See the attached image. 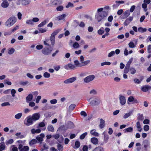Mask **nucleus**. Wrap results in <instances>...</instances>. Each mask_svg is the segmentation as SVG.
Instances as JSON below:
<instances>
[{
  "instance_id": "obj_35",
  "label": "nucleus",
  "mask_w": 151,
  "mask_h": 151,
  "mask_svg": "<svg viewBox=\"0 0 151 151\" xmlns=\"http://www.w3.org/2000/svg\"><path fill=\"white\" fill-rule=\"evenodd\" d=\"M147 29L146 28H143L142 27H139L138 28V30L139 32L143 33L147 31Z\"/></svg>"
},
{
  "instance_id": "obj_30",
  "label": "nucleus",
  "mask_w": 151,
  "mask_h": 151,
  "mask_svg": "<svg viewBox=\"0 0 151 151\" xmlns=\"http://www.w3.org/2000/svg\"><path fill=\"white\" fill-rule=\"evenodd\" d=\"M93 151H104L103 148L101 146L96 147Z\"/></svg>"
},
{
  "instance_id": "obj_34",
  "label": "nucleus",
  "mask_w": 151,
  "mask_h": 151,
  "mask_svg": "<svg viewBox=\"0 0 151 151\" xmlns=\"http://www.w3.org/2000/svg\"><path fill=\"white\" fill-rule=\"evenodd\" d=\"M80 146V143L79 141H76L75 143V147H73V148L75 149H76L79 148Z\"/></svg>"
},
{
  "instance_id": "obj_31",
  "label": "nucleus",
  "mask_w": 151,
  "mask_h": 151,
  "mask_svg": "<svg viewBox=\"0 0 151 151\" xmlns=\"http://www.w3.org/2000/svg\"><path fill=\"white\" fill-rule=\"evenodd\" d=\"M132 114V111H130L129 113H126L123 116V118L126 119L129 117Z\"/></svg>"
},
{
  "instance_id": "obj_12",
  "label": "nucleus",
  "mask_w": 151,
  "mask_h": 151,
  "mask_svg": "<svg viewBox=\"0 0 151 151\" xmlns=\"http://www.w3.org/2000/svg\"><path fill=\"white\" fill-rule=\"evenodd\" d=\"M45 137V134H44L41 133L39 136H37L36 139L39 142H40V143H41L43 141V138Z\"/></svg>"
},
{
  "instance_id": "obj_48",
  "label": "nucleus",
  "mask_w": 151,
  "mask_h": 151,
  "mask_svg": "<svg viewBox=\"0 0 151 151\" xmlns=\"http://www.w3.org/2000/svg\"><path fill=\"white\" fill-rule=\"evenodd\" d=\"M111 63L109 62H105L101 63V66H103L105 65H109Z\"/></svg>"
},
{
  "instance_id": "obj_16",
  "label": "nucleus",
  "mask_w": 151,
  "mask_h": 151,
  "mask_svg": "<svg viewBox=\"0 0 151 151\" xmlns=\"http://www.w3.org/2000/svg\"><path fill=\"white\" fill-rule=\"evenodd\" d=\"M105 121L102 119H101L99 125L100 128L101 129L104 128L105 127Z\"/></svg>"
},
{
  "instance_id": "obj_47",
  "label": "nucleus",
  "mask_w": 151,
  "mask_h": 151,
  "mask_svg": "<svg viewBox=\"0 0 151 151\" xmlns=\"http://www.w3.org/2000/svg\"><path fill=\"white\" fill-rule=\"evenodd\" d=\"M26 23L27 24L30 25H33L34 23L33 22L32 19V20H27L26 21Z\"/></svg>"
},
{
  "instance_id": "obj_64",
  "label": "nucleus",
  "mask_w": 151,
  "mask_h": 151,
  "mask_svg": "<svg viewBox=\"0 0 151 151\" xmlns=\"http://www.w3.org/2000/svg\"><path fill=\"white\" fill-rule=\"evenodd\" d=\"M147 52L149 53H151V45H150L148 46Z\"/></svg>"
},
{
  "instance_id": "obj_56",
  "label": "nucleus",
  "mask_w": 151,
  "mask_h": 151,
  "mask_svg": "<svg viewBox=\"0 0 151 151\" xmlns=\"http://www.w3.org/2000/svg\"><path fill=\"white\" fill-rule=\"evenodd\" d=\"M74 63L75 64V65L76 66V67H78L80 63L78 60H75L74 61Z\"/></svg>"
},
{
  "instance_id": "obj_63",
  "label": "nucleus",
  "mask_w": 151,
  "mask_h": 151,
  "mask_svg": "<svg viewBox=\"0 0 151 151\" xmlns=\"http://www.w3.org/2000/svg\"><path fill=\"white\" fill-rule=\"evenodd\" d=\"M134 81L136 83L140 84L141 83V81H140L137 78L134 79Z\"/></svg>"
},
{
  "instance_id": "obj_51",
  "label": "nucleus",
  "mask_w": 151,
  "mask_h": 151,
  "mask_svg": "<svg viewBox=\"0 0 151 151\" xmlns=\"http://www.w3.org/2000/svg\"><path fill=\"white\" fill-rule=\"evenodd\" d=\"M142 8H143L144 9L145 11H146L147 10V5L146 4L143 3L142 4Z\"/></svg>"
},
{
  "instance_id": "obj_62",
  "label": "nucleus",
  "mask_w": 151,
  "mask_h": 151,
  "mask_svg": "<svg viewBox=\"0 0 151 151\" xmlns=\"http://www.w3.org/2000/svg\"><path fill=\"white\" fill-rule=\"evenodd\" d=\"M82 150L83 151H88V146L86 145H84Z\"/></svg>"
},
{
  "instance_id": "obj_53",
  "label": "nucleus",
  "mask_w": 151,
  "mask_h": 151,
  "mask_svg": "<svg viewBox=\"0 0 151 151\" xmlns=\"http://www.w3.org/2000/svg\"><path fill=\"white\" fill-rule=\"evenodd\" d=\"M2 106H10V104L9 102H4L1 104Z\"/></svg>"
},
{
  "instance_id": "obj_36",
  "label": "nucleus",
  "mask_w": 151,
  "mask_h": 151,
  "mask_svg": "<svg viewBox=\"0 0 151 151\" xmlns=\"http://www.w3.org/2000/svg\"><path fill=\"white\" fill-rule=\"evenodd\" d=\"M37 142V141L36 139H34L31 140L29 142V144L31 146L36 143Z\"/></svg>"
},
{
  "instance_id": "obj_40",
  "label": "nucleus",
  "mask_w": 151,
  "mask_h": 151,
  "mask_svg": "<svg viewBox=\"0 0 151 151\" xmlns=\"http://www.w3.org/2000/svg\"><path fill=\"white\" fill-rule=\"evenodd\" d=\"M76 106V104H71L69 107V110L72 111L75 108Z\"/></svg>"
},
{
  "instance_id": "obj_9",
  "label": "nucleus",
  "mask_w": 151,
  "mask_h": 151,
  "mask_svg": "<svg viewBox=\"0 0 151 151\" xmlns=\"http://www.w3.org/2000/svg\"><path fill=\"white\" fill-rule=\"evenodd\" d=\"M76 77H73L70 78L64 81V83L65 84H68L72 83L74 81L76 80Z\"/></svg>"
},
{
  "instance_id": "obj_11",
  "label": "nucleus",
  "mask_w": 151,
  "mask_h": 151,
  "mask_svg": "<svg viewBox=\"0 0 151 151\" xmlns=\"http://www.w3.org/2000/svg\"><path fill=\"white\" fill-rule=\"evenodd\" d=\"M40 117V115L38 113L33 114L31 117L33 120L36 121L39 119Z\"/></svg>"
},
{
  "instance_id": "obj_57",
  "label": "nucleus",
  "mask_w": 151,
  "mask_h": 151,
  "mask_svg": "<svg viewBox=\"0 0 151 151\" xmlns=\"http://www.w3.org/2000/svg\"><path fill=\"white\" fill-rule=\"evenodd\" d=\"M58 150L59 151H62L63 150V146L60 144H58L57 146Z\"/></svg>"
},
{
  "instance_id": "obj_32",
  "label": "nucleus",
  "mask_w": 151,
  "mask_h": 151,
  "mask_svg": "<svg viewBox=\"0 0 151 151\" xmlns=\"http://www.w3.org/2000/svg\"><path fill=\"white\" fill-rule=\"evenodd\" d=\"M134 97L133 96H130L128 97V99L127 103L128 104H130L129 102H133L134 100Z\"/></svg>"
},
{
  "instance_id": "obj_17",
  "label": "nucleus",
  "mask_w": 151,
  "mask_h": 151,
  "mask_svg": "<svg viewBox=\"0 0 151 151\" xmlns=\"http://www.w3.org/2000/svg\"><path fill=\"white\" fill-rule=\"evenodd\" d=\"M9 5V4L7 0L3 1L1 4V6L4 8L7 7Z\"/></svg>"
},
{
  "instance_id": "obj_1",
  "label": "nucleus",
  "mask_w": 151,
  "mask_h": 151,
  "mask_svg": "<svg viewBox=\"0 0 151 151\" xmlns=\"http://www.w3.org/2000/svg\"><path fill=\"white\" fill-rule=\"evenodd\" d=\"M60 29H58L54 31L50 37V40L52 47H51L48 44V53L51 52L52 50L53 47L55 43V36L60 31Z\"/></svg>"
},
{
  "instance_id": "obj_20",
  "label": "nucleus",
  "mask_w": 151,
  "mask_h": 151,
  "mask_svg": "<svg viewBox=\"0 0 151 151\" xmlns=\"http://www.w3.org/2000/svg\"><path fill=\"white\" fill-rule=\"evenodd\" d=\"M137 119L139 121H142L144 120V117L143 114H140V113L137 114Z\"/></svg>"
},
{
  "instance_id": "obj_39",
  "label": "nucleus",
  "mask_w": 151,
  "mask_h": 151,
  "mask_svg": "<svg viewBox=\"0 0 151 151\" xmlns=\"http://www.w3.org/2000/svg\"><path fill=\"white\" fill-rule=\"evenodd\" d=\"M48 130L51 132L54 131V129L52 125H49L48 126Z\"/></svg>"
},
{
  "instance_id": "obj_43",
  "label": "nucleus",
  "mask_w": 151,
  "mask_h": 151,
  "mask_svg": "<svg viewBox=\"0 0 151 151\" xmlns=\"http://www.w3.org/2000/svg\"><path fill=\"white\" fill-rule=\"evenodd\" d=\"M61 3V0H55L53 2V4L56 5L60 4Z\"/></svg>"
},
{
  "instance_id": "obj_22",
  "label": "nucleus",
  "mask_w": 151,
  "mask_h": 151,
  "mask_svg": "<svg viewBox=\"0 0 151 151\" xmlns=\"http://www.w3.org/2000/svg\"><path fill=\"white\" fill-rule=\"evenodd\" d=\"M10 151H18V148L15 145H12L10 147Z\"/></svg>"
},
{
  "instance_id": "obj_18",
  "label": "nucleus",
  "mask_w": 151,
  "mask_h": 151,
  "mask_svg": "<svg viewBox=\"0 0 151 151\" xmlns=\"http://www.w3.org/2000/svg\"><path fill=\"white\" fill-rule=\"evenodd\" d=\"M91 141L92 143L95 145L98 144V139L96 137L92 138L91 139Z\"/></svg>"
},
{
  "instance_id": "obj_38",
  "label": "nucleus",
  "mask_w": 151,
  "mask_h": 151,
  "mask_svg": "<svg viewBox=\"0 0 151 151\" xmlns=\"http://www.w3.org/2000/svg\"><path fill=\"white\" fill-rule=\"evenodd\" d=\"M129 72L131 74H134L136 73V70L134 68L131 67L129 69Z\"/></svg>"
},
{
  "instance_id": "obj_24",
  "label": "nucleus",
  "mask_w": 151,
  "mask_h": 151,
  "mask_svg": "<svg viewBox=\"0 0 151 151\" xmlns=\"http://www.w3.org/2000/svg\"><path fill=\"white\" fill-rule=\"evenodd\" d=\"M41 151H47V147L46 144H43L42 145Z\"/></svg>"
},
{
  "instance_id": "obj_44",
  "label": "nucleus",
  "mask_w": 151,
  "mask_h": 151,
  "mask_svg": "<svg viewBox=\"0 0 151 151\" xmlns=\"http://www.w3.org/2000/svg\"><path fill=\"white\" fill-rule=\"evenodd\" d=\"M73 46L74 48L76 49L79 47V45L78 42H75L73 43Z\"/></svg>"
},
{
  "instance_id": "obj_60",
  "label": "nucleus",
  "mask_w": 151,
  "mask_h": 151,
  "mask_svg": "<svg viewBox=\"0 0 151 151\" xmlns=\"http://www.w3.org/2000/svg\"><path fill=\"white\" fill-rule=\"evenodd\" d=\"M57 102V101L56 99H53L50 101V103L51 104H56Z\"/></svg>"
},
{
  "instance_id": "obj_21",
  "label": "nucleus",
  "mask_w": 151,
  "mask_h": 151,
  "mask_svg": "<svg viewBox=\"0 0 151 151\" xmlns=\"http://www.w3.org/2000/svg\"><path fill=\"white\" fill-rule=\"evenodd\" d=\"M143 144L145 147H147L150 145V142L148 140L146 139L143 141Z\"/></svg>"
},
{
  "instance_id": "obj_50",
  "label": "nucleus",
  "mask_w": 151,
  "mask_h": 151,
  "mask_svg": "<svg viewBox=\"0 0 151 151\" xmlns=\"http://www.w3.org/2000/svg\"><path fill=\"white\" fill-rule=\"evenodd\" d=\"M128 45L130 48H134L135 46L134 44V43L132 42H130L129 43Z\"/></svg>"
},
{
  "instance_id": "obj_26",
  "label": "nucleus",
  "mask_w": 151,
  "mask_h": 151,
  "mask_svg": "<svg viewBox=\"0 0 151 151\" xmlns=\"http://www.w3.org/2000/svg\"><path fill=\"white\" fill-rule=\"evenodd\" d=\"M33 98V96L31 94H29L26 97V100L27 102H28L29 101H31Z\"/></svg>"
},
{
  "instance_id": "obj_42",
  "label": "nucleus",
  "mask_w": 151,
  "mask_h": 151,
  "mask_svg": "<svg viewBox=\"0 0 151 151\" xmlns=\"http://www.w3.org/2000/svg\"><path fill=\"white\" fill-rule=\"evenodd\" d=\"M66 16V15L65 14H63L60 16H59L57 17L58 19L59 20H61L64 19Z\"/></svg>"
},
{
  "instance_id": "obj_19",
  "label": "nucleus",
  "mask_w": 151,
  "mask_h": 151,
  "mask_svg": "<svg viewBox=\"0 0 151 151\" xmlns=\"http://www.w3.org/2000/svg\"><path fill=\"white\" fill-rule=\"evenodd\" d=\"M31 131L32 134H34L35 133L38 134L40 132L41 130L39 129H31Z\"/></svg>"
},
{
  "instance_id": "obj_59",
  "label": "nucleus",
  "mask_w": 151,
  "mask_h": 151,
  "mask_svg": "<svg viewBox=\"0 0 151 151\" xmlns=\"http://www.w3.org/2000/svg\"><path fill=\"white\" fill-rule=\"evenodd\" d=\"M115 54V52L114 51H112L109 52L108 55V56L109 57L113 56Z\"/></svg>"
},
{
  "instance_id": "obj_23",
  "label": "nucleus",
  "mask_w": 151,
  "mask_h": 151,
  "mask_svg": "<svg viewBox=\"0 0 151 151\" xmlns=\"http://www.w3.org/2000/svg\"><path fill=\"white\" fill-rule=\"evenodd\" d=\"M6 146L4 142L0 143V150H3L5 149Z\"/></svg>"
},
{
  "instance_id": "obj_2",
  "label": "nucleus",
  "mask_w": 151,
  "mask_h": 151,
  "mask_svg": "<svg viewBox=\"0 0 151 151\" xmlns=\"http://www.w3.org/2000/svg\"><path fill=\"white\" fill-rule=\"evenodd\" d=\"M108 15L107 12L104 11L98 13L95 16V18L98 22L101 21L102 20L104 19L105 17L107 16Z\"/></svg>"
},
{
  "instance_id": "obj_52",
  "label": "nucleus",
  "mask_w": 151,
  "mask_h": 151,
  "mask_svg": "<svg viewBox=\"0 0 151 151\" xmlns=\"http://www.w3.org/2000/svg\"><path fill=\"white\" fill-rule=\"evenodd\" d=\"M63 9V7L62 6H59L56 8V10L57 11H61Z\"/></svg>"
},
{
  "instance_id": "obj_54",
  "label": "nucleus",
  "mask_w": 151,
  "mask_h": 151,
  "mask_svg": "<svg viewBox=\"0 0 151 151\" xmlns=\"http://www.w3.org/2000/svg\"><path fill=\"white\" fill-rule=\"evenodd\" d=\"M123 14L127 17L130 14V13L128 10H126L123 13Z\"/></svg>"
},
{
  "instance_id": "obj_61",
  "label": "nucleus",
  "mask_w": 151,
  "mask_h": 151,
  "mask_svg": "<svg viewBox=\"0 0 151 151\" xmlns=\"http://www.w3.org/2000/svg\"><path fill=\"white\" fill-rule=\"evenodd\" d=\"M149 129V127L148 125H146L144 126V129L145 131H148Z\"/></svg>"
},
{
  "instance_id": "obj_37",
  "label": "nucleus",
  "mask_w": 151,
  "mask_h": 151,
  "mask_svg": "<svg viewBox=\"0 0 151 151\" xmlns=\"http://www.w3.org/2000/svg\"><path fill=\"white\" fill-rule=\"evenodd\" d=\"M15 51V49L13 48H9L8 50V53L9 55H11Z\"/></svg>"
},
{
  "instance_id": "obj_29",
  "label": "nucleus",
  "mask_w": 151,
  "mask_h": 151,
  "mask_svg": "<svg viewBox=\"0 0 151 151\" xmlns=\"http://www.w3.org/2000/svg\"><path fill=\"white\" fill-rule=\"evenodd\" d=\"M22 116V113H19L15 115L14 118L16 119H19L21 118Z\"/></svg>"
},
{
  "instance_id": "obj_13",
  "label": "nucleus",
  "mask_w": 151,
  "mask_h": 151,
  "mask_svg": "<svg viewBox=\"0 0 151 151\" xmlns=\"http://www.w3.org/2000/svg\"><path fill=\"white\" fill-rule=\"evenodd\" d=\"M133 17H130L128 18H127L124 22V25L125 26H127L130 22L133 20Z\"/></svg>"
},
{
  "instance_id": "obj_58",
  "label": "nucleus",
  "mask_w": 151,
  "mask_h": 151,
  "mask_svg": "<svg viewBox=\"0 0 151 151\" xmlns=\"http://www.w3.org/2000/svg\"><path fill=\"white\" fill-rule=\"evenodd\" d=\"M73 6H74L73 4L70 2H69L68 3V4L66 6V8H68L70 7H73Z\"/></svg>"
},
{
  "instance_id": "obj_4",
  "label": "nucleus",
  "mask_w": 151,
  "mask_h": 151,
  "mask_svg": "<svg viewBox=\"0 0 151 151\" xmlns=\"http://www.w3.org/2000/svg\"><path fill=\"white\" fill-rule=\"evenodd\" d=\"M16 22V19L15 17H12L9 18L5 23L6 26L9 27L13 25Z\"/></svg>"
},
{
  "instance_id": "obj_7",
  "label": "nucleus",
  "mask_w": 151,
  "mask_h": 151,
  "mask_svg": "<svg viewBox=\"0 0 151 151\" xmlns=\"http://www.w3.org/2000/svg\"><path fill=\"white\" fill-rule=\"evenodd\" d=\"M100 101L97 98H95L94 99L91 100L90 104L92 106H96L100 104Z\"/></svg>"
},
{
  "instance_id": "obj_6",
  "label": "nucleus",
  "mask_w": 151,
  "mask_h": 151,
  "mask_svg": "<svg viewBox=\"0 0 151 151\" xmlns=\"http://www.w3.org/2000/svg\"><path fill=\"white\" fill-rule=\"evenodd\" d=\"M95 78V76L93 75L88 76L84 79V82L88 83L93 80Z\"/></svg>"
},
{
  "instance_id": "obj_46",
  "label": "nucleus",
  "mask_w": 151,
  "mask_h": 151,
  "mask_svg": "<svg viewBox=\"0 0 151 151\" xmlns=\"http://www.w3.org/2000/svg\"><path fill=\"white\" fill-rule=\"evenodd\" d=\"M14 140L12 139H11L6 141V144L7 145L9 144H11L13 143L14 142Z\"/></svg>"
},
{
  "instance_id": "obj_25",
  "label": "nucleus",
  "mask_w": 151,
  "mask_h": 151,
  "mask_svg": "<svg viewBox=\"0 0 151 151\" xmlns=\"http://www.w3.org/2000/svg\"><path fill=\"white\" fill-rule=\"evenodd\" d=\"M15 135L18 138L22 139L24 137V136L22 135L21 132H17L15 134Z\"/></svg>"
},
{
  "instance_id": "obj_45",
  "label": "nucleus",
  "mask_w": 151,
  "mask_h": 151,
  "mask_svg": "<svg viewBox=\"0 0 151 151\" xmlns=\"http://www.w3.org/2000/svg\"><path fill=\"white\" fill-rule=\"evenodd\" d=\"M103 134H104V141L106 143L109 139V135L108 134H104V132Z\"/></svg>"
},
{
  "instance_id": "obj_5",
  "label": "nucleus",
  "mask_w": 151,
  "mask_h": 151,
  "mask_svg": "<svg viewBox=\"0 0 151 151\" xmlns=\"http://www.w3.org/2000/svg\"><path fill=\"white\" fill-rule=\"evenodd\" d=\"M24 124L27 126H29L33 124V120L31 116L27 117L24 120Z\"/></svg>"
},
{
  "instance_id": "obj_15",
  "label": "nucleus",
  "mask_w": 151,
  "mask_h": 151,
  "mask_svg": "<svg viewBox=\"0 0 151 151\" xmlns=\"http://www.w3.org/2000/svg\"><path fill=\"white\" fill-rule=\"evenodd\" d=\"M151 88V87L145 85L143 86L141 88V90L143 92H146Z\"/></svg>"
},
{
  "instance_id": "obj_10",
  "label": "nucleus",
  "mask_w": 151,
  "mask_h": 151,
  "mask_svg": "<svg viewBox=\"0 0 151 151\" xmlns=\"http://www.w3.org/2000/svg\"><path fill=\"white\" fill-rule=\"evenodd\" d=\"M119 101L120 103L122 105H124L126 103V99L125 97L121 95H119Z\"/></svg>"
},
{
  "instance_id": "obj_27",
  "label": "nucleus",
  "mask_w": 151,
  "mask_h": 151,
  "mask_svg": "<svg viewBox=\"0 0 151 151\" xmlns=\"http://www.w3.org/2000/svg\"><path fill=\"white\" fill-rule=\"evenodd\" d=\"M90 133L91 134L96 137H98L99 135V134L96 132V130L95 129L91 130L90 132Z\"/></svg>"
},
{
  "instance_id": "obj_41",
  "label": "nucleus",
  "mask_w": 151,
  "mask_h": 151,
  "mask_svg": "<svg viewBox=\"0 0 151 151\" xmlns=\"http://www.w3.org/2000/svg\"><path fill=\"white\" fill-rule=\"evenodd\" d=\"M29 1L27 0H22V4L23 5H26L29 4Z\"/></svg>"
},
{
  "instance_id": "obj_8",
  "label": "nucleus",
  "mask_w": 151,
  "mask_h": 151,
  "mask_svg": "<svg viewBox=\"0 0 151 151\" xmlns=\"http://www.w3.org/2000/svg\"><path fill=\"white\" fill-rule=\"evenodd\" d=\"M76 68V67L75 65H73L71 63H68V64L65 65L64 67V68L67 70H74Z\"/></svg>"
},
{
  "instance_id": "obj_55",
  "label": "nucleus",
  "mask_w": 151,
  "mask_h": 151,
  "mask_svg": "<svg viewBox=\"0 0 151 151\" xmlns=\"http://www.w3.org/2000/svg\"><path fill=\"white\" fill-rule=\"evenodd\" d=\"M46 23V21H44L42 22L40 24L38 25L39 27H41L43 26Z\"/></svg>"
},
{
  "instance_id": "obj_3",
  "label": "nucleus",
  "mask_w": 151,
  "mask_h": 151,
  "mask_svg": "<svg viewBox=\"0 0 151 151\" xmlns=\"http://www.w3.org/2000/svg\"><path fill=\"white\" fill-rule=\"evenodd\" d=\"M26 141L25 140H19L16 142V143L18 144V147H21V150L23 151H29V148L27 146H24L23 147V145H24Z\"/></svg>"
},
{
  "instance_id": "obj_14",
  "label": "nucleus",
  "mask_w": 151,
  "mask_h": 151,
  "mask_svg": "<svg viewBox=\"0 0 151 151\" xmlns=\"http://www.w3.org/2000/svg\"><path fill=\"white\" fill-rule=\"evenodd\" d=\"M67 129H71L74 127V125L73 123L71 121H68L66 124Z\"/></svg>"
},
{
  "instance_id": "obj_49",
  "label": "nucleus",
  "mask_w": 151,
  "mask_h": 151,
  "mask_svg": "<svg viewBox=\"0 0 151 151\" xmlns=\"http://www.w3.org/2000/svg\"><path fill=\"white\" fill-rule=\"evenodd\" d=\"M87 134V133L86 132L83 133L80 136V138L81 139H84Z\"/></svg>"
},
{
  "instance_id": "obj_33",
  "label": "nucleus",
  "mask_w": 151,
  "mask_h": 151,
  "mask_svg": "<svg viewBox=\"0 0 151 151\" xmlns=\"http://www.w3.org/2000/svg\"><path fill=\"white\" fill-rule=\"evenodd\" d=\"M104 29L103 27H102L98 30V33L99 35H102L104 33Z\"/></svg>"
},
{
  "instance_id": "obj_28",
  "label": "nucleus",
  "mask_w": 151,
  "mask_h": 151,
  "mask_svg": "<svg viewBox=\"0 0 151 151\" xmlns=\"http://www.w3.org/2000/svg\"><path fill=\"white\" fill-rule=\"evenodd\" d=\"M133 131V129L132 127H129L127 128L124 129V132H132Z\"/></svg>"
}]
</instances>
